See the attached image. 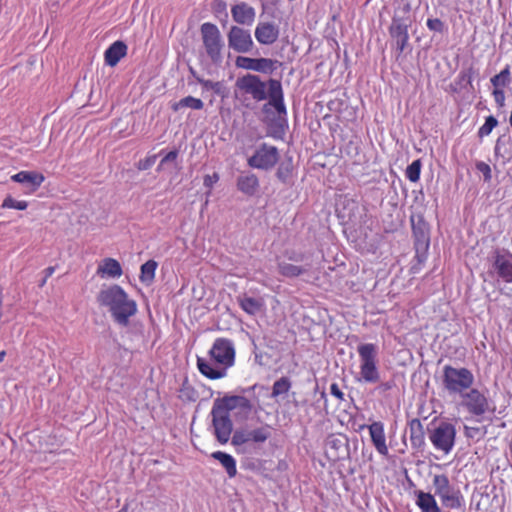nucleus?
<instances>
[{
    "label": "nucleus",
    "instance_id": "nucleus-6",
    "mask_svg": "<svg viewBox=\"0 0 512 512\" xmlns=\"http://www.w3.org/2000/svg\"><path fill=\"white\" fill-rule=\"evenodd\" d=\"M413 22L411 6L408 1L401 0V5L395 10L389 26V34L396 44L399 54L403 53L409 42L408 29Z\"/></svg>",
    "mask_w": 512,
    "mask_h": 512
},
{
    "label": "nucleus",
    "instance_id": "nucleus-34",
    "mask_svg": "<svg viewBox=\"0 0 512 512\" xmlns=\"http://www.w3.org/2000/svg\"><path fill=\"white\" fill-rule=\"evenodd\" d=\"M422 163L420 159L414 160L408 167L406 168L405 175L407 179L411 182H417L420 179Z\"/></svg>",
    "mask_w": 512,
    "mask_h": 512
},
{
    "label": "nucleus",
    "instance_id": "nucleus-27",
    "mask_svg": "<svg viewBox=\"0 0 512 512\" xmlns=\"http://www.w3.org/2000/svg\"><path fill=\"white\" fill-rule=\"evenodd\" d=\"M211 457L222 465L229 478H234L237 475L236 460L228 453L222 451H215Z\"/></svg>",
    "mask_w": 512,
    "mask_h": 512
},
{
    "label": "nucleus",
    "instance_id": "nucleus-28",
    "mask_svg": "<svg viewBox=\"0 0 512 512\" xmlns=\"http://www.w3.org/2000/svg\"><path fill=\"white\" fill-rule=\"evenodd\" d=\"M308 268L287 262L278 263V272L287 278H296L308 272Z\"/></svg>",
    "mask_w": 512,
    "mask_h": 512
},
{
    "label": "nucleus",
    "instance_id": "nucleus-33",
    "mask_svg": "<svg viewBox=\"0 0 512 512\" xmlns=\"http://www.w3.org/2000/svg\"><path fill=\"white\" fill-rule=\"evenodd\" d=\"M157 269V262L154 260H148L141 266L140 279L142 282L152 281L155 277V271Z\"/></svg>",
    "mask_w": 512,
    "mask_h": 512
},
{
    "label": "nucleus",
    "instance_id": "nucleus-45",
    "mask_svg": "<svg viewBox=\"0 0 512 512\" xmlns=\"http://www.w3.org/2000/svg\"><path fill=\"white\" fill-rule=\"evenodd\" d=\"M395 387V382L393 380L381 382L376 387V391L381 394L385 395L389 390L393 389Z\"/></svg>",
    "mask_w": 512,
    "mask_h": 512
},
{
    "label": "nucleus",
    "instance_id": "nucleus-2",
    "mask_svg": "<svg viewBox=\"0 0 512 512\" xmlns=\"http://www.w3.org/2000/svg\"><path fill=\"white\" fill-rule=\"evenodd\" d=\"M208 354L217 367L208 360L198 357L199 372L211 380L224 378L227 375V369L235 364L236 350L233 341L224 337L216 338Z\"/></svg>",
    "mask_w": 512,
    "mask_h": 512
},
{
    "label": "nucleus",
    "instance_id": "nucleus-39",
    "mask_svg": "<svg viewBox=\"0 0 512 512\" xmlns=\"http://www.w3.org/2000/svg\"><path fill=\"white\" fill-rule=\"evenodd\" d=\"M219 174L217 172H214L213 174L205 175L203 178V184L206 188H208L207 197L211 195V190L213 186L219 181Z\"/></svg>",
    "mask_w": 512,
    "mask_h": 512
},
{
    "label": "nucleus",
    "instance_id": "nucleus-38",
    "mask_svg": "<svg viewBox=\"0 0 512 512\" xmlns=\"http://www.w3.org/2000/svg\"><path fill=\"white\" fill-rule=\"evenodd\" d=\"M429 30L442 33L445 29L444 22L439 18H429L426 22Z\"/></svg>",
    "mask_w": 512,
    "mask_h": 512
},
{
    "label": "nucleus",
    "instance_id": "nucleus-15",
    "mask_svg": "<svg viewBox=\"0 0 512 512\" xmlns=\"http://www.w3.org/2000/svg\"><path fill=\"white\" fill-rule=\"evenodd\" d=\"M371 441L376 451L386 457L389 454V449L386 444V436L384 424L380 421H375L368 426Z\"/></svg>",
    "mask_w": 512,
    "mask_h": 512
},
{
    "label": "nucleus",
    "instance_id": "nucleus-54",
    "mask_svg": "<svg viewBox=\"0 0 512 512\" xmlns=\"http://www.w3.org/2000/svg\"><path fill=\"white\" fill-rule=\"evenodd\" d=\"M46 280L47 278L45 277L40 286H43L46 283Z\"/></svg>",
    "mask_w": 512,
    "mask_h": 512
},
{
    "label": "nucleus",
    "instance_id": "nucleus-42",
    "mask_svg": "<svg viewBox=\"0 0 512 512\" xmlns=\"http://www.w3.org/2000/svg\"><path fill=\"white\" fill-rule=\"evenodd\" d=\"M493 98L499 107L505 104V91L504 88H494L492 91Z\"/></svg>",
    "mask_w": 512,
    "mask_h": 512
},
{
    "label": "nucleus",
    "instance_id": "nucleus-48",
    "mask_svg": "<svg viewBox=\"0 0 512 512\" xmlns=\"http://www.w3.org/2000/svg\"><path fill=\"white\" fill-rule=\"evenodd\" d=\"M480 432L479 427H468L465 426V435L467 437H473L474 435L478 434Z\"/></svg>",
    "mask_w": 512,
    "mask_h": 512
},
{
    "label": "nucleus",
    "instance_id": "nucleus-52",
    "mask_svg": "<svg viewBox=\"0 0 512 512\" xmlns=\"http://www.w3.org/2000/svg\"><path fill=\"white\" fill-rule=\"evenodd\" d=\"M118 512H128V505L125 504Z\"/></svg>",
    "mask_w": 512,
    "mask_h": 512
},
{
    "label": "nucleus",
    "instance_id": "nucleus-20",
    "mask_svg": "<svg viewBox=\"0 0 512 512\" xmlns=\"http://www.w3.org/2000/svg\"><path fill=\"white\" fill-rule=\"evenodd\" d=\"M236 66L247 70L264 72L272 68L273 61L267 58L254 59L245 56H238L236 58Z\"/></svg>",
    "mask_w": 512,
    "mask_h": 512
},
{
    "label": "nucleus",
    "instance_id": "nucleus-7",
    "mask_svg": "<svg viewBox=\"0 0 512 512\" xmlns=\"http://www.w3.org/2000/svg\"><path fill=\"white\" fill-rule=\"evenodd\" d=\"M359 356V381L369 384L378 383L380 371L378 367V348L374 343H363L357 347Z\"/></svg>",
    "mask_w": 512,
    "mask_h": 512
},
{
    "label": "nucleus",
    "instance_id": "nucleus-26",
    "mask_svg": "<svg viewBox=\"0 0 512 512\" xmlns=\"http://www.w3.org/2000/svg\"><path fill=\"white\" fill-rule=\"evenodd\" d=\"M410 442L413 447H421L425 443V432L422 422L414 418L408 423Z\"/></svg>",
    "mask_w": 512,
    "mask_h": 512
},
{
    "label": "nucleus",
    "instance_id": "nucleus-30",
    "mask_svg": "<svg viewBox=\"0 0 512 512\" xmlns=\"http://www.w3.org/2000/svg\"><path fill=\"white\" fill-rule=\"evenodd\" d=\"M238 303L241 309L249 315H256L263 307V302L260 299L248 296L239 298Z\"/></svg>",
    "mask_w": 512,
    "mask_h": 512
},
{
    "label": "nucleus",
    "instance_id": "nucleus-51",
    "mask_svg": "<svg viewBox=\"0 0 512 512\" xmlns=\"http://www.w3.org/2000/svg\"><path fill=\"white\" fill-rule=\"evenodd\" d=\"M5 356H6V351L5 350L0 351V363L4 361Z\"/></svg>",
    "mask_w": 512,
    "mask_h": 512
},
{
    "label": "nucleus",
    "instance_id": "nucleus-3",
    "mask_svg": "<svg viewBox=\"0 0 512 512\" xmlns=\"http://www.w3.org/2000/svg\"><path fill=\"white\" fill-rule=\"evenodd\" d=\"M97 301L101 306L108 307L115 322L123 326L128 325L130 317L137 312L136 302L119 285L102 289Z\"/></svg>",
    "mask_w": 512,
    "mask_h": 512
},
{
    "label": "nucleus",
    "instance_id": "nucleus-16",
    "mask_svg": "<svg viewBox=\"0 0 512 512\" xmlns=\"http://www.w3.org/2000/svg\"><path fill=\"white\" fill-rule=\"evenodd\" d=\"M279 37L278 27L270 22H259L255 29L256 40L263 45H271Z\"/></svg>",
    "mask_w": 512,
    "mask_h": 512
},
{
    "label": "nucleus",
    "instance_id": "nucleus-19",
    "mask_svg": "<svg viewBox=\"0 0 512 512\" xmlns=\"http://www.w3.org/2000/svg\"><path fill=\"white\" fill-rule=\"evenodd\" d=\"M493 267L499 278L505 283H512V260L507 255L497 251L494 256Z\"/></svg>",
    "mask_w": 512,
    "mask_h": 512
},
{
    "label": "nucleus",
    "instance_id": "nucleus-18",
    "mask_svg": "<svg viewBox=\"0 0 512 512\" xmlns=\"http://www.w3.org/2000/svg\"><path fill=\"white\" fill-rule=\"evenodd\" d=\"M233 20L241 25H252L255 20V10L245 2L235 4L231 7Z\"/></svg>",
    "mask_w": 512,
    "mask_h": 512
},
{
    "label": "nucleus",
    "instance_id": "nucleus-49",
    "mask_svg": "<svg viewBox=\"0 0 512 512\" xmlns=\"http://www.w3.org/2000/svg\"><path fill=\"white\" fill-rule=\"evenodd\" d=\"M459 77H460L462 80L467 81V83H468V84L472 85V76H471V74H468V73L462 72V73H460Z\"/></svg>",
    "mask_w": 512,
    "mask_h": 512
},
{
    "label": "nucleus",
    "instance_id": "nucleus-31",
    "mask_svg": "<svg viewBox=\"0 0 512 512\" xmlns=\"http://www.w3.org/2000/svg\"><path fill=\"white\" fill-rule=\"evenodd\" d=\"M491 84L494 88H505L511 82V67L507 64L498 74L491 78Z\"/></svg>",
    "mask_w": 512,
    "mask_h": 512
},
{
    "label": "nucleus",
    "instance_id": "nucleus-44",
    "mask_svg": "<svg viewBox=\"0 0 512 512\" xmlns=\"http://www.w3.org/2000/svg\"><path fill=\"white\" fill-rule=\"evenodd\" d=\"M198 82L207 89L213 90L215 93H220L222 84L220 82H213L210 80L198 79Z\"/></svg>",
    "mask_w": 512,
    "mask_h": 512
},
{
    "label": "nucleus",
    "instance_id": "nucleus-23",
    "mask_svg": "<svg viewBox=\"0 0 512 512\" xmlns=\"http://www.w3.org/2000/svg\"><path fill=\"white\" fill-rule=\"evenodd\" d=\"M97 274L102 278H119L123 270L118 260L107 257L98 265Z\"/></svg>",
    "mask_w": 512,
    "mask_h": 512
},
{
    "label": "nucleus",
    "instance_id": "nucleus-21",
    "mask_svg": "<svg viewBox=\"0 0 512 512\" xmlns=\"http://www.w3.org/2000/svg\"><path fill=\"white\" fill-rule=\"evenodd\" d=\"M11 180L17 183H26L30 185V192H35L44 182L45 177L42 173L35 171H20L11 176Z\"/></svg>",
    "mask_w": 512,
    "mask_h": 512
},
{
    "label": "nucleus",
    "instance_id": "nucleus-43",
    "mask_svg": "<svg viewBox=\"0 0 512 512\" xmlns=\"http://www.w3.org/2000/svg\"><path fill=\"white\" fill-rule=\"evenodd\" d=\"M284 255L289 261H293V262H301L304 260V257H305L303 252L296 251L293 249L286 250Z\"/></svg>",
    "mask_w": 512,
    "mask_h": 512
},
{
    "label": "nucleus",
    "instance_id": "nucleus-37",
    "mask_svg": "<svg viewBox=\"0 0 512 512\" xmlns=\"http://www.w3.org/2000/svg\"><path fill=\"white\" fill-rule=\"evenodd\" d=\"M292 170H293V166H292L291 160H289L287 162H282L278 166L276 176L280 181L286 182L287 179L291 176Z\"/></svg>",
    "mask_w": 512,
    "mask_h": 512
},
{
    "label": "nucleus",
    "instance_id": "nucleus-1",
    "mask_svg": "<svg viewBox=\"0 0 512 512\" xmlns=\"http://www.w3.org/2000/svg\"><path fill=\"white\" fill-rule=\"evenodd\" d=\"M253 409L251 401L239 395H226L215 399L212 409V425L214 435L220 444H226L233 430V423L230 418V412L239 410L242 413L249 414Z\"/></svg>",
    "mask_w": 512,
    "mask_h": 512
},
{
    "label": "nucleus",
    "instance_id": "nucleus-35",
    "mask_svg": "<svg viewBox=\"0 0 512 512\" xmlns=\"http://www.w3.org/2000/svg\"><path fill=\"white\" fill-rule=\"evenodd\" d=\"M497 125L498 121L494 116L486 117L485 123L478 130V136L480 138L488 136Z\"/></svg>",
    "mask_w": 512,
    "mask_h": 512
},
{
    "label": "nucleus",
    "instance_id": "nucleus-53",
    "mask_svg": "<svg viewBox=\"0 0 512 512\" xmlns=\"http://www.w3.org/2000/svg\"><path fill=\"white\" fill-rule=\"evenodd\" d=\"M185 390H189L190 392H194L193 389H191L190 387H185V384L183 385V387L181 388V392H184Z\"/></svg>",
    "mask_w": 512,
    "mask_h": 512
},
{
    "label": "nucleus",
    "instance_id": "nucleus-9",
    "mask_svg": "<svg viewBox=\"0 0 512 512\" xmlns=\"http://www.w3.org/2000/svg\"><path fill=\"white\" fill-rule=\"evenodd\" d=\"M200 32L207 55L212 61L220 60L224 43L218 27L213 23L205 22L201 25Z\"/></svg>",
    "mask_w": 512,
    "mask_h": 512
},
{
    "label": "nucleus",
    "instance_id": "nucleus-17",
    "mask_svg": "<svg viewBox=\"0 0 512 512\" xmlns=\"http://www.w3.org/2000/svg\"><path fill=\"white\" fill-rule=\"evenodd\" d=\"M269 105L273 106L279 115L286 114L284 105L282 85L280 81L270 79L268 81Z\"/></svg>",
    "mask_w": 512,
    "mask_h": 512
},
{
    "label": "nucleus",
    "instance_id": "nucleus-14",
    "mask_svg": "<svg viewBox=\"0 0 512 512\" xmlns=\"http://www.w3.org/2000/svg\"><path fill=\"white\" fill-rule=\"evenodd\" d=\"M227 36L229 47L238 53L249 52L253 47L249 31L243 28L232 26Z\"/></svg>",
    "mask_w": 512,
    "mask_h": 512
},
{
    "label": "nucleus",
    "instance_id": "nucleus-4",
    "mask_svg": "<svg viewBox=\"0 0 512 512\" xmlns=\"http://www.w3.org/2000/svg\"><path fill=\"white\" fill-rule=\"evenodd\" d=\"M459 398L458 406L468 415L467 419L482 422L496 411V405L487 389L472 387Z\"/></svg>",
    "mask_w": 512,
    "mask_h": 512
},
{
    "label": "nucleus",
    "instance_id": "nucleus-40",
    "mask_svg": "<svg viewBox=\"0 0 512 512\" xmlns=\"http://www.w3.org/2000/svg\"><path fill=\"white\" fill-rule=\"evenodd\" d=\"M157 155H149L144 159L139 160L137 163V169L144 171L150 169L156 162Z\"/></svg>",
    "mask_w": 512,
    "mask_h": 512
},
{
    "label": "nucleus",
    "instance_id": "nucleus-5",
    "mask_svg": "<svg viewBox=\"0 0 512 512\" xmlns=\"http://www.w3.org/2000/svg\"><path fill=\"white\" fill-rule=\"evenodd\" d=\"M441 384L450 396H461L474 387L475 376L467 367L446 364L442 367Z\"/></svg>",
    "mask_w": 512,
    "mask_h": 512
},
{
    "label": "nucleus",
    "instance_id": "nucleus-10",
    "mask_svg": "<svg viewBox=\"0 0 512 512\" xmlns=\"http://www.w3.org/2000/svg\"><path fill=\"white\" fill-rule=\"evenodd\" d=\"M456 438V428L450 422H441L434 430L431 431L429 439L436 450L449 454L454 445Z\"/></svg>",
    "mask_w": 512,
    "mask_h": 512
},
{
    "label": "nucleus",
    "instance_id": "nucleus-22",
    "mask_svg": "<svg viewBox=\"0 0 512 512\" xmlns=\"http://www.w3.org/2000/svg\"><path fill=\"white\" fill-rule=\"evenodd\" d=\"M127 45L123 41H115L112 43L104 53V60L106 65L114 67L118 62L127 54Z\"/></svg>",
    "mask_w": 512,
    "mask_h": 512
},
{
    "label": "nucleus",
    "instance_id": "nucleus-29",
    "mask_svg": "<svg viewBox=\"0 0 512 512\" xmlns=\"http://www.w3.org/2000/svg\"><path fill=\"white\" fill-rule=\"evenodd\" d=\"M203 107V101L193 96H186L171 105V109L174 112H178L184 108H190L192 110H201L203 109Z\"/></svg>",
    "mask_w": 512,
    "mask_h": 512
},
{
    "label": "nucleus",
    "instance_id": "nucleus-46",
    "mask_svg": "<svg viewBox=\"0 0 512 512\" xmlns=\"http://www.w3.org/2000/svg\"><path fill=\"white\" fill-rule=\"evenodd\" d=\"M330 393L338 400H340V401L344 400V393L342 392V390L340 389V387L337 383H332L330 385Z\"/></svg>",
    "mask_w": 512,
    "mask_h": 512
},
{
    "label": "nucleus",
    "instance_id": "nucleus-25",
    "mask_svg": "<svg viewBox=\"0 0 512 512\" xmlns=\"http://www.w3.org/2000/svg\"><path fill=\"white\" fill-rule=\"evenodd\" d=\"M237 188L248 196H253L259 188V179L253 173L241 175L237 179Z\"/></svg>",
    "mask_w": 512,
    "mask_h": 512
},
{
    "label": "nucleus",
    "instance_id": "nucleus-47",
    "mask_svg": "<svg viewBox=\"0 0 512 512\" xmlns=\"http://www.w3.org/2000/svg\"><path fill=\"white\" fill-rule=\"evenodd\" d=\"M177 157H178V151L177 150L170 151L169 153H167L162 158L158 169H160L163 166V164L166 163V162L175 161L177 159Z\"/></svg>",
    "mask_w": 512,
    "mask_h": 512
},
{
    "label": "nucleus",
    "instance_id": "nucleus-50",
    "mask_svg": "<svg viewBox=\"0 0 512 512\" xmlns=\"http://www.w3.org/2000/svg\"><path fill=\"white\" fill-rule=\"evenodd\" d=\"M55 271V268L53 266L47 267L45 269L46 278L51 277Z\"/></svg>",
    "mask_w": 512,
    "mask_h": 512
},
{
    "label": "nucleus",
    "instance_id": "nucleus-11",
    "mask_svg": "<svg viewBox=\"0 0 512 512\" xmlns=\"http://www.w3.org/2000/svg\"><path fill=\"white\" fill-rule=\"evenodd\" d=\"M236 88L241 95H250L257 102L265 100L268 95V84L253 74L239 77L236 80Z\"/></svg>",
    "mask_w": 512,
    "mask_h": 512
},
{
    "label": "nucleus",
    "instance_id": "nucleus-36",
    "mask_svg": "<svg viewBox=\"0 0 512 512\" xmlns=\"http://www.w3.org/2000/svg\"><path fill=\"white\" fill-rule=\"evenodd\" d=\"M1 207L4 209H17V210H25L28 207V202L25 200H15L11 196H7L2 204Z\"/></svg>",
    "mask_w": 512,
    "mask_h": 512
},
{
    "label": "nucleus",
    "instance_id": "nucleus-13",
    "mask_svg": "<svg viewBox=\"0 0 512 512\" xmlns=\"http://www.w3.org/2000/svg\"><path fill=\"white\" fill-rule=\"evenodd\" d=\"M272 427L268 424L255 429L245 431L237 430L234 432L231 443L233 446H241L246 443H264L271 437Z\"/></svg>",
    "mask_w": 512,
    "mask_h": 512
},
{
    "label": "nucleus",
    "instance_id": "nucleus-12",
    "mask_svg": "<svg viewBox=\"0 0 512 512\" xmlns=\"http://www.w3.org/2000/svg\"><path fill=\"white\" fill-rule=\"evenodd\" d=\"M279 157V151L275 146L263 143L248 158L247 163L251 168L270 170L277 164Z\"/></svg>",
    "mask_w": 512,
    "mask_h": 512
},
{
    "label": "nucleus",
    "instance_id": "nucleus-24",
    "mask_svg": "<svg viewBox=\"0 0 512 512\" xmlns=\"http://www.w3.org/2000/svg\"><path fill=\"white\" fill-rule=\"evenodd\" d=\"M415 495V503L421 512H443L435 499V494L419 490Z\"/></svg>",
    "mask_w": 512,
    "mask_h": 512
},
{
    "label": "nucleus",
    "instance_id": "nucleus-41",
    "mask_svg": "<svg viewBox=\"0 0 512 512\" xmlns=\"http://www.w3.org/2000/svg\"><path fill=\"white\" fill-rule=\"evenodd\" d=\"M476 168L479 172H481L483 174L485 181L489 182L491 180V178H492L491 168L487 163H485L483 161L477 162Z\"/></svg>",
    "mask_w": 512,
    "mask_h": 512
},
{
    "label": "nucleus",
    "instance_id": "nucleus-8",
    "mask_svg": "<svg viewBox=\"0 0 512 512\" xmlns=\"http://www.w3.org/2000/svg\"><path fill=\"white\" fill-rule=\"evenodd\" d=\"M432 484L435 495L439 497L444 508L459 510L464 507L465 500L460 489L451 484L446 474H435Z\"/></svg>",
    "mask_w": 512,
    "mask_h": 512
},
{
    "label": "nucleus",
    "instance_id": "nucleus-32",
    "mask_svg": "<svg viewBox=\"0 0 512 512\" xmlns=\"http://www.w3.org/2000/svg\"><path fill=\"white\" fill-rule=\"evenodd\" d=\"M291 388V382L287 377H281L276 380L272 386L271 396L276 398L280 395L288 393Z\"/></svg>",
    "mask_w": 512,
    "mask_h": 512
}]
</instances>
